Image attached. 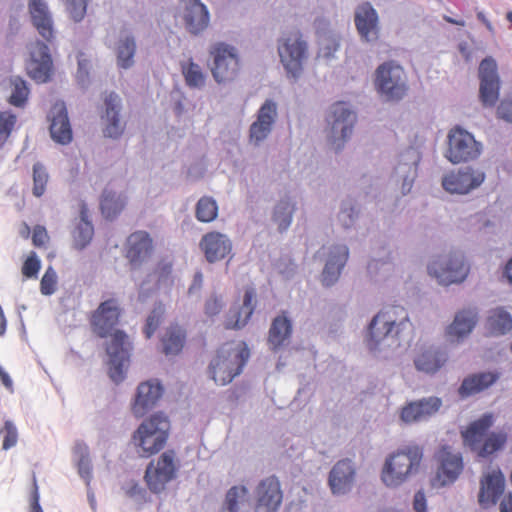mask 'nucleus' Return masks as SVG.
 <instances>
[{"instance_id":"obj_4","label":"nucleus","mask_w":512,"mask_h":512,"mask_svg":"<svg viewBox=\"0 0 512 512\" xmlns=\"http://www.w3.org/2000/svg\"><path fill=\"white\" fill-rule=\"evenodd\" d=\"M169 430L170 422L161 413L144 420L132 435V443L138 455L149 458L161 451L167 443Z\"/></svg>"},{"instance_id":"obj_26","label":"nucleus","mask_w":512,"mask_h":512,"mask_svg":"<svg viewBox=\"0 0 512 512\" xmlns=\"http://www.w3.org/2000/svg\"><path fill=\"white\" fill-rule=\"evenodd\" d=\"M199 246L210 263L224 259L232 250V244L228 237L216 231L206 233Z\"/></svg>"},{"instance_id":"obj_52","label":"nucleus","mask_w":512,"mask_h":512,"mask_svg":"<svg viewBox=\"0 0 512 512\" xmlns=\"http://www.w3.org/2000/svg\"><path fill=\"white\" fill-rule=\"evenodd\" d=\"M164 312V306L162 304H159L152 310L150 315L147 317L146 325L144 327V334L146 338H151L152 335L155 333V331L159 327Z\"/></svg>"},{"instance_id":"obj_45","label":"nucleus","mask_w":512,"mask_h":512,"mask_svg":"<svg viewBox=\"0 0 512 512\" xmlns=\"http://www.w3.org/2000/svg\"><path fill=\"white\" fill-rule=\"evenodd\" d=\"M195 216L198 221L209 223L218 216V205L212 197L204 196L196 204Z\"/></svg>"},{"instance_id":"obj_29","label":"nucleus","mask_w":512,"mask_h":512,"mask_svg":"<svg viewBox=\"0 0 512 512\" xmlns=\"http://www.w3.org/2000/svg\"><path fill=\"white\" fill-rule=\"evenodd\" d=\"M440 467L437 478L442 486L453 483L463 470V461L460 454L449 452L443 448L439 454Z\"/></svg>"},{"instance_id":"obj_12","label":"nucleus","mask_w":512,"mask_h":512,"mask_svg":"<svg viewBox=\"0 0 512 512\" xmlns=\"http://www.w3.org/2000/svg\"><path fill=\"white\" fill-rule=\"evenodd\" d=\"M278 53L287 73L297 77L302 71L303 60L307 53V45L302 40L301 34L296 32L284 38L278 47Z\"/></svg>"},{"instance_id":"obj_46","label":"nucleus","mask_w":512,"mask_h":512,"mask_svg":"<svg viewBox=\"0 0 512 512\" xmlns=\"http://www.w3.org/2000/svg\"><path fill=\"white\" fill-rule=\"evenodd\" d=\"M11 94L8 102L15 107H23L28 99L29 88L26 82L20 77H13L10 79Z\"/></svg>"},{"instance_id":"obj_37","label":"nucleus","mask_w":512,"mask_h":512,"mask_svg":"<svg viewBox=\"0 0 512 512\" xmlns=\"http://www.w3.org/2000/svg\"><path fill=\"white\" fill-rule=\"evenodd\" d=\"M477 313L467 309L458 312L448 327V335L457 341L471 333L477 323Z\"/></svg>"},{"instance_id":"obj_2","label":"nucleus","mask_w":512,"mask_h":512,"mask_svg":"<svg viewBox=\"0 0 512 512\" xmlns=\"http://www.w3.org/2000/svg\"><path fill=\"white\" fill-rule=\"evenodd\" d=\"M409 327L408 315L403 307H385L373 317L368 326L367 346L370 350H376L386 339H400Z\"/></svg>"},{"instance_id":"obj_35","label":"nucleus","mask_w":512,"mask_h":512,"mask_svg":"<svg viewBox=\"0 0 512 512\" xmlns=\"http://www.w3.org/2000/svg\"><path fill=\"white\" fill-rule=\"evenodd\" d=\"M249 491L243 485L232 486L226 493L220 512H248Z\"/></svg>"},{"instance_id":"obj_28","label":"nucleus","mask_w":512,"mask_h":512,"mask_svg":"<svg viewBox=\"0 0 512 512\" xmlns=\"http://www.w3.org/2000/svg\"><path fill=\"white\" fill-rule=\"evenodd\" d=\"M29 12L39 35L47 42H52L55 38L54 22L44 0H30Z\"/></svg>"},{"instance_id":"obj_32","label":"nucleus","mask_w":512,"mask_h":512,"mask_svg":"<svg viewBox=\"0 0 512 512\" xmlns=\"http://www.w3.org/2000/svg\"><path fill=\"white\" fill-rule=\"evenodd\" d=\"M447 354L437 348L428 347L422 349L414 358V364L418 371L426 374H435L447 362Z\"/></svg>"},{"instance_id":"obj_34","label":"nucleus","mask_w":512,"mask_h":512,"mask_svg":"<svg viewBox=\"0 0 512 512\" xmlns=\"http://www.w3.org/2000/svg\"><path fill=\"white\" fill-rule=\"evenodd\" d=\"M184 19L187 29L192 34H198L207 28L209 12L207 7L199 0H192L186 7Z\"/></svg>"},{"instance_id":"obj_60","label":"nucleus","mask_w":512,"mask_h":512,"mask_svg":"<svg viewBox=\"0 0 512 512\" xmlns=\"http://www.w3.org/2000/svg\"><path fill=\"white\" fill-rule=\"evenodd\" d=\"M426 507L425 493L420 490L414 495L413 508L416 512H426Z\"/></svg>"},{"instance_id":"obj_64","label":"nucleus","mask_w":512,"mask_h":512,"mask_svg":"<svg viewBox=\"0 0 512 512\" xmlns=\"http://www.w3.org/2000/svg\"><path fill=\"white\" fill-rule=\"evenodd\" d=\"M505 274L510 283H512V259L507 263Z\"/></svg>"},{"instance_id":"obj_5","label":"nucleus","mask_w":512,"mask_h":512,"mask_svg":"<svg viewBox=\"0 0 512 512\" xmlns=\"http://www.w3.org/2000/svg\"><path fill=\"white\" fill-rule=\"evenodd\" d=\"M249 356L250 351L244 342L236 346H222L210 362L209 374L211 378L218 385L230 383L242 372Z\"/></svg>"},{"instance_id":"obj_39","label":"nucleus","mask_w":512,"mask_h":512,"mask_svg":"<svg viewBox=\"0 0 512 512\" xmlns=\"http://www.w3.org/2000/svg\"><path fill=\"white\" fill-rule=\"evenodd\" d=\"M485 326L491 335H504L512 330V316L503 308L493 309L486 319Z\"/></svg>"},{"instance_id":"obj_3","label":"nucleus","mask_w":512,"mask_h":512,"mask_svg":"<svg viewBox=\"0 0 512 512\" xmlns=\"http://www.w3.org/2000/svg\"><path fill=\"white\" fill-rule=\"evenodd\" d=\"M423 450L416 444L407 445L391 453L385 460L381 480L387 487H398L420 467Z\"/></svg>"},{"instance_id":"obj_23","label":"nucleus","mask_w":512,"mask_h":512,"mask_svg":"<svg viewBox=\"0 0 512 512\" xmlns=\"http://www.w3.org/2000/svg\"><path fill=\"white\" fill-rule=\"evenodd\" d=\"M255 298L256 293L253 288L245 290L242 304L232 305L225 316L226 329H241L247 325L255 309L253 303Z\"/></svg>"},{"instance_id":"obj_50","label":"nucleus","mask_w":512,"mask_h":512,"mask_svg":"<svg viewBox=\"0 0 512 512\" xmlns=\"http://www.w3.org/2000/svg\"><path fill=\"white\" fill-rule=\"evenodd\" d=\"M58 277L53 267L49 266L40 281V291L43 295L49 296L57 289Z\"/></svg>"},{"instance_id":"obj_31","label":"nucleus","mask_w":512,"mask_h":512,"mask_svg":"<svg viewBox=\"0 0 512 512\" xmlns=\"http://www.w3.org/2000/svg\"><path fill=\"white\" fill-rule=\"evenodd\" d=\"M348 255V248L345 245H337L330 250L329 258L322 272V283L325 286H330L338 280Z\"/></svg>"},{"instance_id":"obj_16","label":"nucleus","mask_w":512,"mask_h":512,"mask_svg":"<svg viewBox=\"0 0 512 512\" xmlns=\"http://www.w3.org/2000/svg\"><path fill=\"white\" fill-rule=\"evenodd\" d=\"M130 347L126 333L116 330L106 348L110 358L109 376L115 383L121 382L125 377L124 365L128 361Z\"/></svg>"},{"instance_id":"obj_38","label":"nucleus","mask_w":512,"mask_h":512,"mask_svg":"<svg viewBox=\"0 0 512 512\" xmlns=\"http://www.w3.org/2000/svg\"><path fill=\"white\" fill-rule=\"evenodd\" d=\"M291 334V320L283 313L273 319L268 333V342L273 350H277L290 338Z\"/></svg>"},{"instance_id":"obj_44","label":"nucleus","mask_w":512,"mask_h":512,"mask_svg":"<svg viewBox=\"0 0 512 512\" xmlns=\"http://www.w3.org/2000/svg\"><path fill=\"white\" fill-rule=\"evenodd\" d=\"M181 71L187 86L190 88H201L204 86L206 76L201 67L192 60L182 63Z\"/></svg>"},{"instance_id":"obj_21","label":"nucleus","mask_w":512,"mask_h":512,"mask_svg":"<svg viewBox=\"0 0 512 512\" xmlns=\"http://www.w3.org/2000/svg\"><path fill=\"white\" fill-rule=\"evenodd\" d=\"M277 116V104L272 100H266L257 113V119L251 124L249 139L255 145L265 140L272 130Z\"/></svg>"},{"instance_id":"obj_13","label":"nucleus","mask_w":512,"mask_h":512,"mask_svg":"<svg viewBox=\"0 0 512 512\" xmlns=\"http://www.w3.org/2000/svg\"><path fill=\"white\" fill-rule=\"evenodd\" d=\"M506 479L499 469H492L482 474L479 481L478 504L482 509H490L504 497Z\"/></svg>"},{"instance_id":"obj_54","label":"nucleus","mask_w":512,"mask_h":512,"mask_svg":"<svg viewBox=\"0 0 512 512\" xmlns=\"http://www.w3.org/2000/svg\"><path fill=\"white\" fill-rule=\"evenodd\" d=\"M224 307V300L221 295L211 294L204 302V313L207 317L218 315Z\"/></svg>"},{"instance_id":"obj_19","label":"nucleus","mask_w":512,"mask_h":512,"mask_svg":"<svg viewBox=\"0 0 512 512\" xmlns=\"http://www.w3.org/2000/svg\"><path fill=\"white\" fill-rule=\"evenodd\" d=\"M255 495V512H276L283 498L279 480L275 476L263 479L256 487Z\"/></svg>"},{"instance_id":"obj_25","label":"nucleus","mask_w":512,"mask_h":512,"mask_svg":"<svg viewBox=\"0 0 512 512\" xmlns=\"http://www.w3.org/2000/svg\"><path fill=\"white\" fill-rule=\"evenodd\" d=\"M104 105L105 111L101 116L104 124L103 133L107 137L118 138L125 130V124L119 118L120 98L111 92L105 96Z\"/></svg>"},{"instance_id":"obj_17","label":"nucleus","mask_w":512,"mask_h":512,"mask_svg":"<svg viewBox=\"0 0 512 512\" xmlns=\"http://www.w3.org/2000/svg\"><path fill=\"white\" fill-rule=\"evenodd\" d=\"M485 173L472 167L451 171L442 178L443 188L452 194H467L485 180Z\"/></svg>"},{"instance_id":"obj_24","label":"nucleus","mask_w":512,"mask_h":512,"mask_svg":"<svg viewBox=\"0 0 512 512\" xmlns=\"http://www.w3.org/2000/svg\"><path fill=\"white\" fill-rule=\"evenodd\" d=\"M163 394V387L158 381L142 382L138 388L132 405V412L136 417H143L151 410Z\"/></svg>"},{"instance_id":"obj_30","label":"nucleus","mask_w":512,"mask_h":512,"mask_svg":"<svg viewBox=\"0 0 512 512\" xmlns=\"http://www.w3.org/2000/svg\"><path fill=\"white\" fill-rule=\"evenodd\" d=\"M355 470L350 460L338 461L329 474V486L333 494H344L350 490Z\"/></svg>"},{"instance_id":"obj_56","label":"nucleus","mask_w":512,"mask_h":512,"mask_svg":"<svg viewBox=\"0 0 512 512\" xmlns=\"http://www.w3.org/2000/svg\"><path fill=\"white\" fill-rule=\"evenodd\" d=\"M70 17L78 22L86 14L87 0H65Z\"/></svg>"},{"instance_id":"obj_41","label":"nucleus","mask_w":512,"mask_h":512,"mask_svg":"<svg viewBox=\"0 0 512 512\" xmlns=\"http://www.w3.org/2000/svg\"><path fill=\"white\" fill-rule=\"evenodd\" d=\"M94 228L88 219V209L85 204L80 208V221L73 231V242L76 248H85L92 240Z\"/></svg>"},{"instance_id":"obj_42","label":"nucleus","mask_w":512,"mask_h":512,"mask_svg":"<svg viewBox=\"0 0 512 512\" xmlns=\"http://www.w3.org/2000/svg\"><path fill=\"white\" fill-rule=\"evenodd\" d=\"M117 65L122 69H128L134 64L136 52L135 38L131 35L121 37L115 48Z\"/></svg>"},{"instance_id":"obj_49","label":"nucleus","mask_w":512,"mask_h":512,"mask_svg":"<svg viewBox=\"0 0 512 512\" xmlns=\"http://www.w3.org/2000/svg\"><path fill=\"white\" fill-rule=\"evenodd\" d=\"M293 207L288 202H281L274 212V220L278 224L280 232L286 230L292 221Z\"/></svg>"},{"instance_id":"obj_7","label":"nucleus","mask_w":512,"mask_h":512,"mask_svg":"<svg viewBox=\"0 0 512 512\" xmlns=\"http://www.w3.org/2000/svg\"><path fill=\"white\" fill-rule=\"evenodd\" d=\"M375 86L388 100L402 99L408 90L405 72L393 61L381 64L375 73Z\"/></svg>"},{"instance_id":"obj_8","label":"nucleus","mask_w":512,"mask_h":512,"mask_svg":"<svg viewBox=\"0 0 512 512\" xmlns=\"http://www.w3.org/2000/svg\"><path fill=\"white\" fill-rule=\"evenodd\" d=\"M445 157L453 164L469 162L481 154V144L465 129L455 126L450 129Z\"/></svg>"},{"instance_id":"obj_63","label":"nucleus","mask_w":512,"mask_h":512,"mask_svg":"<svg viewBox=\"0 0 512 512\" xmlns=\"http://www.w3.org/2000/svg\"><path fill=\"white\" fill-rule=\"evenodd\" d=\"M202 283H203V275H202V273L201 272L195 273L194 278H193V283H192V285L189 288V293H192L193 290L200 289L201 286H202Z\"/></svg>"},{"instance_id":"obj_53","label":"nucleus","mask_w":512,"mask_h":512,"mask_svg":"<svg viewBox=\"0 0 512 512\" xmlns=\"http://www.w3.org/2000/svg\"><path fill=\"white\" fill-rule=\"evenodd\" d=\"M4 434L2 448L8 450L14 447L18 441V432L15 425L10 421L4 422V427L0 429V435Z\"/></svg>"},{"instance_id":"obj_33","label":"nucleus","mask_w":512,"mask_h":512,"mask_svg":"<svg viewBox=\"0 0 512 512\" xmlns=\"http://www.w3.org/2000/svg\"><path fill=\"white\" fill-rule=\"evenodd\" d=\"M128 248L126 256L131 264H136L147 258L152 250V239L144 231L132 233L127 240Z\"/></svg>"},{"instance_id":"obj_40","label":"nucleus","mask_w":512,"mask_h":512,"mask_svg":"<svg viewBox=\"0 0 512 512\" xmlns=\"http://www.w3.org/2000/svg\"><path fill=\"white\" fill-rule=\"evenodd\" d=\"M186 340L185 330L178 325L168 327L161 339L163 353L167 356L177 355L182 351Z\"/></svg>"},{"instance_id":"obj_20","label":"nucleus","mask_w":512,"mask_h":512,"mask_svg":"<svg viewBox=\"0 0 512 512\" xmlns=\"http://www.w3.org/2000/svg\"><path fill=\"white\" fill-rule=\"evenodd\" d=\"M354 22L362 40L372 42L379 38L378 13L370 3H362L356 8Z\"/></svg>"},{"instance_id":"obj_36","label":"nucleus","mask_w":512,"mask_h":512,"mask_svg":"<svg viewBox=\"0 0 512 512\" xmlns=\"http://www.w3.org/2000/svg\"><path fill=\"white\" fill-rule=\"evenodd\" d=\"M497 379L498 374L492 372L470 375L463 380L459 388V394L461 397L474 395L490 387Z\"/></svg>"},{"instance_id":"obj_22","label":"nucleus","mask_w":512,"mask_h":512,"mask_svg":"<svg viewBox=\"0 0 512 512\" xmlns=\"http://www.w3.org/2000/svg\"><path fill=\"white\" fill-rule=\"evenodd\" d=\"M442 401L438 397H428L417 401H411L402 407L400 419L411 424L426 420L435 414L441 407Z\"/></svg>"},{"instance_id":"obj_6","label":"nucleus","mask_w":512,"mask_h":512,"mask_svg":"<svg viewBox=\"0 0 512 512\" xmlns=\"http://www.w3.org/2000/svg\"><path fill=\"white\" fill-rule=\"evenodd\" d=\"M178 468L175 451L163 452L157 460L151 461L146 467L144 480L148 489L155 494L163 492L166 485L176 478Z\"/></svg>"},{"instance_id":"obj_58","label":"nucleus","mask_w":512,"mask_h":512,"mask_svg":"<svg viewBox=\"0 0 512 512\" xmlns=\"http://www.w3.org/2000/svg\"><path fill=\"white\" fill-rule=\"evenodd\" d=\"M497 117L512 123V100L503 99L497 107Z\"/></svg>"},{"instance_id":"obj_61","label":"nucleus","mask_w":512,"mask_h":512,"mask_svg":"<svg viewBox=\"0 0 512 512\" xmlns=\"http://www.w3.org/2000/svg\"><path fill=\"white\" fill-rule=\"evenodd\" d=\"M3 386L8 392L13 393V381L10 375L0 366V386Z\"/></svg>"},{"instance_id":"obj_48","label":"nucleus","mask_w":512,"mask_h":512,"mask_svg":"<svg viewBox=\"0 0 512 512\" xmlns=\"http://www.w3.org/2000/svg\"><path fill=\"white\" fill-rule=\"evenodd\" d=\"M49 175L45 167L41 163H35L33 165V195L35 197H41L46 190Z\"/></svg>"},{"instance_id":"obj_11","label":"nucleus","mask_w":512,"mask_h":512,"mask_svg":"<svg viewBox=\"0 0 512 512\" xmlns=\"http://www.w3.org/2000/svg\"><path fill=\"white\" fill-rule=\"evenodd\" d=\"M428 272L437 279L439 284L450 285L461 283L466 279L469 265L464 261L463 255L454 253L444 260H434L428 266Z\"/></svg>"},{"instance_id":"obj_27","label":"nucleus","mask_w":512,"mask_h":512,"mask_svg":"<svg viewBox=\"0 0 512 512\" xmlns=\"http://www.w3.org/2000/svg\"><path fill=\"white\" fill-rule=\"evenodd\" d=\"M50 134L52 139L60 144L72 141V129L64 102H56L50 110Z\"/></svg>"},{"instance_id":"obj_47","label":"nucleus","mask_w":512,"mask_h":512,"mask_svg":"<svg viewBox=\"0 0 512 512\" xmlns=\"http://www.w3.org/2000/svg\"><path fill=\"white\" fill-rule=\"evenodd\" d=\"M16 124V114L12 113L11 111L0 112V148L6 144Z\"/></svg>"},{"instance_id":"obj_57","label":"nucleus","mask_w":512,"mask_h":512,"mask_svg":"<svg viewBox=\"0 0 512 512\" xmlns=\"http://www.w3.org/2000/svg\"><path fill=\"white\" fill-rule=\"evenodd\" d=\"M49 241L48 233L45 227L37 225L34 227L32 234V243L36 247H45Z\"/></svg>"},{"instance_id":"obj_59","label":"nucleus","mask_w":512,"mask_h":512,"mask_svg":"<svg viewBox=\"0 0 512 512\" xmlns=\"http://www.w3.org/2000/svg\"><path fill=\"white\" fill-rule=\"evenodd\" d=\"M30 502V512H43L39 503L38 485L35 477L33 478V490Z\"/></svg>"},{"instance_id":"obj_9","label":"nucleus","mask_w":512,"mask_h":512,"mask_svg":"<svg viewBox=\"0 0 512 512\" xmlns=\"http://www.w3.org/2000/svg\"><path fill=\"white\" fill-rule=\"evenodd\" d=\"M211 73L218 83L234 80L240 72V59L236 49L225 43H216L210 49Z\"/></svg>"},{"instance_id":"obj_15","label":"nucleus","mask_w":512,"mask_h":512,"mask_svg":"<svg viewBox=\"0 0 512 512\" xmlns=\"http://www.w3.org/2000/svg\"><path fill=\"white\" fill-rule=\"evenodd\" d=\"M479 98L483 106L493 107L499 99L500 78L497 63L492 57H486L479 65Z\"/></svg>"},{"instance_id":"obj_10","label":"nucleus","mask_w":512,"mask_h":512,"mask_svg":"<svg viewBox=\"0 0 512 512\" xmlns=\"http://www.w3.org/2000/svg\"><path fill=\"white\" fill-rule=\"evenodd\" d=\"M327 122L331 126L329 139L335 150H340L351 136L356 122V114L345 102H336L331 106Z\"/></svg>"},{"instance_id":"obj_1","label":"nucleus","mask_w":512,"mask_h":512,"mask_svg":"<svg viewBox=\"0 0 512 512\" xmlns=\"http://www.w3.org/2000/svg\"><path fill=\"white\" fill-rule=\"evenodd\" d=\"M493 424L494 415L485 413L461 431L464 445L479 458H487L501 451L507 443L505 431L489 432Z\"/></svg>"},{"instance_id":"obj_51","label":"nucleus","mask_w":512,"mask_h":512,"mask_svg":"<svg viewBox=\"0 0 512 512\" xmlns=\"http://www.w3.org/2000/svg\"><path fill=\"white\" fill-rule=\"evenodd\" d=\"M75 454L79 457L77 466L79 474L83 478H89L91 476V463L88 454V448L85 445L78 444L75 447Z\"/></svg>"},{"instance_id":"obj_55","label":"nucleus","mask_w":512,"mask_h":512,"mask_svg":"<svg viewBox=\"0 0 512 512\" xmlns=\"http://www.w3.org/2000/svg\"><path fill=\"white\" fill-rule=\"evenodd\" d=\"M41 269V261L35 252H31L22 265V274L26 278H36Z\"/></svg>"},{"instance_id":"obj_18","label":"nucleus","mask_w":512,"mask_h":512,"mask_svg":"<svg viewBox=\"0 0 512 512\" xmlns=\"http://www.w3.org/2000/svg\"><path fill=\"white\" fill-rule=\"evenodd\" d=\"M121 309L116 299L111 298L102 302L91 316L93 331L101 338L111 336L117 330Z\"/></svg>"},{"instance_id":"obj_43","label":"nucleus","mask_w":512,"mask_h":512,"mask_svg":"<svg viewBox=\"0 0 512 512\" xmlns=\"http://www.w3.org/2000/svg\"><path fill=\"white\" fill-rule=\"evenodd\" d=\"M125 204V198L120 195H116L111 190L105 189L102 194L100 208L103 216L106 219L112 220L120 214Z\"/></svg>"},{"instance_id":"obj_14","label":"nucleus","mask_w":512,"mask_h":512,"mask_svg":"<svg viewBox=\"0 0 512 512\" xmlns=\"http://www.w3.org/2000/svg\"><path fill=\"white\" fill-rule=\"evenodd\" d=\"M30 57L26 63V71L31 79L37 83H47L51 80L54 67L53 60L46 44L40 41L32 43Z\"/></svg>"},{"instance_id":"obj_62","label":"nucleus","mask_w":512,"mask_h":512,"mask_svg":"<svg viewBox=\"0 0 512 512\" xmlns=\"http://www.w3.org/2000/svg\"><path fill=\"white\" fill-rule=\"evenodd\" d=\"M499 511L500 512H512V492L504 495V497L499 502Z\"/></svg>"}]
</instances>
